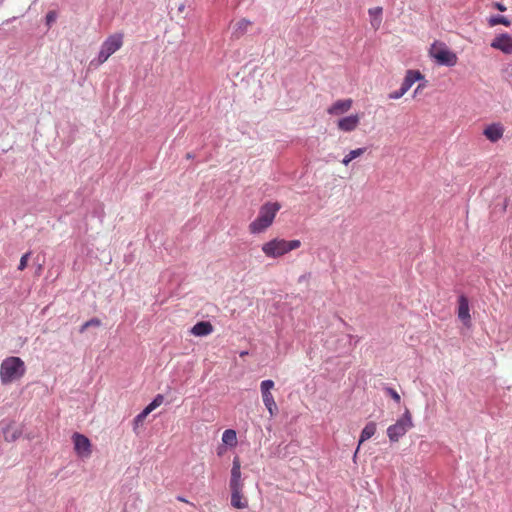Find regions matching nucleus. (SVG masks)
Here are the masks:
<instances>
[{"label": "nucleus", "instance_id": "f257e3e1", "mask_svg": "<svg viewBox=\"0 0 512 512\" xmlns=\"http://www.w3.org/2000/svg\"><path fill=\"white\" fill-rule=\"evenodd\" d=\"M280 208L281 205L278 202L265 203L260 208L257 218L249 224L250 233L259 234L270 227Z\"/></svg>", "mask_w": 512, "mask_h": 512}, {"label": "nucleus", "instance_id": "b1692460", "mask_svg": "<svg viewBox=\"0 0 512 512\" xmlns=\"http://www.w3.org/2000/svg\"><path fill=\"white\" fill-rule=\"evenodd\" d=\"M364 152H365V148H357L355 150H351L342 159V163L347 166L352 160H354L357 157H360Z\"/></svg>", "mask_w": 512, "mask_h": 512}, {"label": "nucleus", "instance_id": "393cba45", "mask_svg": "<svg viewBox=\"0 0 512 512\" xmlns=\"http://www.w3.org/2000/svg\"><path fill=\"white\" fill-rule=\"evenodd\" d=\"M164 401V397L161 394L156 395V397L153 399V401L148 404L144 410L150 414L153 410H155L157 407H159Z\"/></svg>", "mask_w": 512, "mask_h": 512}, {"label": "nucleus", "instance_id": "20e7f679", "mask_svg": "<svg viewBox=\"0 0 512 512\" xmlns=\"http://www.w3.org/2000/svg\"><path fill=\"white\" fill-rule=\"evenodd\" d=\"M429 56L439 65L448 67L455 66L458 62L457 54L451 51L448 46L441 41H434L429 48Z\"/></svg>", "mask_w": 512, "mask_h": 512}, {"label": "nucleus", "instance_id": "bb28decb", "mask_svg": "<svg viewBox=\"0 0 512 512\" xmlns=\"http://www.w3.org/2000/svg\"><path fill=\"white\" fill-rule=\"evenodd\" d=\"M148 415L149 414L143 409V411L139 413L133 420L134 429L141 425Z\"/></svg>", "mask_w": 512, "mask_h": 512}, {"label": "nucleus", "instance_id": "6ab92c4d", "mask_svg": "<svg viewBox=\"0 0 512 512\" xmlns=\"http://www.w3.org/2000/svg\"><path fill=\"white\" fill-rule=\"evenodd\" d=\"M375 432H376V424L374 422L367 423L361 432L359 444H358V447H357L354 457L357 455L360 445L363 442H365L366 440L370 439L375 434Z\"/></svg>", "mask_w": 512, "mask_h": 512}, {"label": "nucleus", "instance_id": "dca6fc26", "mask_svg": "<svg viewBox=\"0 0 512 512\" xmlns=\"http://www.w3.org/2000/svg\"><path fill=\"white\" fill-rule=\"evenodd\" d=\"M483 134L491 142H497L499 139L503 137L504 128L499 123L491 124L485 128Z\"/></svg>", "mask_w": 512, "mask_h": 512}, {"label": "nucleus", "instance_id": "cd10ccee", "mask_svg": "<svg viewBox=\"0 0 512 512\" xmlns=\"http://www.w3.org/2000/svg\"><path fill=\"white\" fill-rule=\"evenodd\" d=\"M385 392L397 403H400V395L398 394V392L391 388V387H387L385 388Z\"/></svg>", "mask_w": 512, "mask_h": 512}, {"label": "nucleus", "instance_id": "9b49d317", "mask_svg": "<svg viewBox=\"0 0 512 512\" xmlns=\"http://www.w3.org/2000/svg\"><path fill=\"white\" fill-rule=\"evenodd\" d=\"M360 124V115L352 114L340 118L337 121V128L342 132H352L357 129Z\"/></svg>", "mask_w": 512, "mask_h": 512}, {"label": "nucleus", "instance_id": "473e14b6", "mask_svg": "<svg viewBox=\"0 0 512 512\" xmlns=\"http://www.w3.org/2000/svg\"><path fill=\"white\" fill-rule=\"evenodd\" d=\"M178 500L182 501V502H187V500H185L184 498L182 497H179Z\"/></svg>", "mask_w": 512, "mask_h": 512}, {"label": "nucleus", "instance_id": "7c9ffc66", "mask_svg": "<svg viewBox=\"0 0 512 512\" xmlns=\"http://www.w3.org/2000/svg\"><path fill=\"white\" fill-rule=\"evenodd\" d=\"M56 19V15L54 12H49L47 15H46V21H47V24H51L52 22H54Z\"/></svg>", "mask_w": 512, "mask_h": 512}, {"label": "nucleus", "instance_id": "2eb2a0df", "mask_svg": "<svg viewBox=\"0 0 512 512\" xmlns=\"http://www.w3.org/2000/svg\"><path fill=\"white\" fill-rule=\"evenodd\" d=\"M214 331L213 325L209 321L197 322L191 329L190 333L196 337H204L210 335Z\"/></svg>", "mask_w": 512, "mask_h": 512}, {"label": "nucleus", "instance_id": "a211bd4d", "mask_svg": "<svg viewBox=\"0 0 512 512\" xmlns=\"http://www.w3.org/2000/svg\"><path fill=\"white\" fill-rule=\"evenodd\" d=\"M252 25V22L243 18V19H240L239 21H237L236 23L233 24V32H232V35L235 37V38H240L241 36H243L248 28Z\"/></svg>", "mask_w": 512, "mask_h": 512}, {"label": "nucleus", "instance_id": "9d476101", "mask_svg": "<svg viewBox=\"0 0 512 512\" xmlns=\"http://www.w3.org/2000/svg\"><path fill=\"white\" fill-rule=\"evenodd\" d=\"M491 47L505 54H512V36L508 33L496 36L491 42Z\"/></svg>", "mask_w": 512, "mask_h": 512}, {"label": "nucleus", "instance_id": "ddd939ff", "mask_svg": "<svg viewBox=\"0 0 512 512\" xmlns=\"http://www.w3.org/2000/svg\"><path fill=\"white\" fill-rule=\"evenodd\" d=\"M458 318L462 321V323L466 327L471 326V315H470V308H469V301L467 297L464 295H461L458 298Z\"/></svg>", "mask_w": 512, "mask_h": 512}, {"label": "nucleus", "instance_id": "4468645a", "mask_svg": "<svg viewBox=\"0 0 512 512\" xmlns=\"http://www.w3.org/2000/svg\"><path fill=\"white\" fill-rule=\"evenodd\" d=\"M231 486H244L241 478V462L239 457H234L233 459L231 477L229 481V487Z\"/></svg>", "mask_w": 512, "mask_h": 512}, {"label": "nucleus", "instance_id": "c85d7f7f", "mask_svg": "<svg viewBox=\"0 0 512 512\" xmlns=\"http://www.w3.org/2000/svg\"><path fill=\"white\" fill-rule=\"evenodd\" d=\"M30 257V253H26L24 254L21 259H20V263H19V266H18V269L20 271L24 270L26 267H27V263H28V259Z\"/></svg>", "mask_w": 512, "mask_h": 512}, {"label": "nucleus", "instance_id": "f704fd0d", "mask_svg": "<svg viewBox=\"0 0 512 512\" xmlns=\"http://www.w3.org/2000/svg\"><path fill=\"white\" fill-rule=\"evenodd\" d=\"M245 355H247V352H241V353H240V356H241V357H243V356H245Z\"/></svg>", "mask_w": 512, "mask_h": 512}, {"label": "nucleus", "instance_id": "0eeeda50", "mask_svg": "<svg viewBox=\"0 0 512 512\" xmlns=\"http://www.w3.org/2000/svg\"><path fill=\"white\" fill-rule=\"evenodd\" d=\"M275 387L273 380H263L260 383V392L264 406L269 412L270 417H274L278 412L272 390Z\"/></svg>", "mask_w": 512, "mask_h": 512}, {"label": "nucleus", "instance_id": "4be33fe9", "mask_svg": "<svg viewBox=\"0 0 512 512\" xmlns=\"http://www.w3.org/2000/svg\"><path fill=\"white\" fill-rule=\"evenodd\" d=\"M11 427V425H8L4 430V438L7 442H14L22 435V430L18 428L13 429V431L10 433L9 431Z\"/></svg>", "mask_w": 512, "mask_h": 512}, {"label": "nucleus", "instance_id": "f03ea898", "mask_svg": "<svg viewBox=\"0 0 512 512\" xmlns=\"http://www.w3.org/2000/svg\"><path fill=\"white\" fill-rule=\"evenodd\" d=\"M24 361L15 356L4 359L0 366V379L2 384H9L20 379L25 374Z\"/></svg>", "mask_w": 512, "mask_h": 512}, {"label": "nucleus", "instance_id": "7ed1b4c3", "mask_svg": "<svg viewBox=\"0 0 512 512\" xmlns=\"http://www.w3.org/2000/svg\"><path fill=\"white\" fill-rule=\"evenodd\" d=\"M301 246L300 240H285L274 238L266 243H264L261 247L262 252L268 258H278L281 257L288 252L298 249Z\"/></svg>", "mask_w": 512, "mask_h": 512}, {"label": "nucleus", "instance_id": "6e6552de", "mask_svg": "<svg viewBox=\"0 0 512 512\" xmlns=\"http://www.w3.org/2000/svg\"><path fill=\"white\" fill-rule=\"evenodd\" d=\"M74 451L80 458H89L92 454V444L88 437L78 432L72 435Z\"/></svg>", "mask_w": 512, "mask_h": 512}, {"label": "nucleus", "instance_id": "f3484780", "mask_svg": "<svg viewBox=\"0 0 512 512\" xmlns=\"http://www.w3.org/2000/svg\"><path fill=\"white\" fill-rule=\"evenodd\" d=\"M423 78V75L417 71V70H408L406 72V75H405V78L403 80V83L401 85V87L403 88V90H405L406 92H408V90L412 87V85Z\"/></svg>", "mask_w": 512, "mask_h": 512}, {"label": "nucleus", "instance_id": "a878e982", "mask_svg": "<svg viewBox=\"0 0 512 512\" xmlns=\"http://www.w3.org/2000/svg\"><path fill=\"white\" fill-rule=\"evenodd\" d=\"M101 321L98 318H92L88 321H86L80 328V332L83 333L86 329H88L91 326H100Z\"/></svg>", "mask_w": 512, "mask_h": 512}, {"label": "nucleus", "instance_id": "aec40b11", "mask_svg": "<svg viewBox=\"0 0 512 512\" xmlns=\"http://www.w3.org/2000/svg\"><path fill=\"white\" fill-rule=\"evenodd\" d=\"M371 26L377 30L382 23V8L375 7L368 10Z\"/></svg>", "mask_w": 512, "mask_h": 512}, {"label": "nucleus", "instance_id": "72a5a7b5", "mask_svg": "<svg viewBox=\"0 0 512 512\" xmlns=\"http://www.w3.org/2000/svg\"><path fill=\"white\" fill-rule=\"evenodd\" d=\"M420 88H421V86L419 85V86L417 87V89L415 90V93L420 92Z\"/></svg>", "mask_w": 512, "mask_h": 512}, {"label": "nucleus", "instance_id": "423d86ee", "mask_svg": "<svg viewBox=\"0 0 512 512\" xmlns=\"http://www.w3.org/2000/svg\"><path fill=\"white\" fill-rule=\"evenodd\" d=\"M413 427L412 417L408 410L402 415L395 424L390 425L387 428V435L391 442H397L402 436H404L409 429Z\"/></svg>", "mask_w": 512, "mask_h": 512}, {"label": "nucleus", "instance_id": "39448f33", "mask_svg": "<svg viewBox=\"0 0 512 512\" xmlns=\"http://www.w3.org/2000/svg\"><path fill=\"white\" fill-rule=\"evenodd\" d=\"M123 45V34L115 33L106 38L102 43L99 51L97 62L99 65L103 64L108 58L118 51Z\"/></svg>", "mask_w": 512, "mask_h": 512}, {"label": "nucleus", "instance_id": "5701e85b", "mask_svg": "<svg viewBox=\"0 0 512 512\" xmlns=\"http://www.w3.org/2000/svg\"><path fill=\"white\" fill-rule=\"evenodd\" d=\"M488 23L491 27H494L499 24L504 25L506 27H509L511 25V22L505 16L502 15H495L490 17Z\"/></svg>", "mask_w": 512, "mask_h": 512}, {"label": "nucleus", "instance_id": "c756f323", "mask_svg": "<svg viewBox=\"0 0 512 512\" xmlns=\"http://www.w3.org/2000/svg\"><path fill=\"white\" fill-rule=\"evenodd\" d=\"M405 93H407L405 90H403L402 87H400L399 90L397 91H394L392 93L389 94V98L390 99H399L401 98Z\"/></svg>", "mask_w": 512, "mask_h": 512}, {"label": "nucleus", "instance_id": "2f4dec72", "mask_svg": "<svg viewBox=\"0 0 512 512\" xmlns=\"http://www.w3.org/2000/svg\"><path fill=\"white\" fill-rule=\"evenodd\" d=\"M495 7L502 12L506 10V7L501 3H495Z\"/></svg>", "mask_w": 512, "mask_h": 512}, {"label": "nucleus", "instance_id": "1a4fd4ad", "mask_svg": "<svg viewBox=\"0 0 512 512\" xmlns=\"http://www.w3.org/2000/svg\"><path fill=\"white\" fill-rule=\"evenodd\" d=\"M231 506L235 509H245L248 507V499L244 495V486H231Z\"/></svg>", "mask_w": 512, "mask_h": 512}, {"label": "nucleus", "instance_id": "412c9836", "mask_svg": "<svg viewBox=\"0 0 512 512\" xmlns=\"http://www.w3.org/2000/svg\"><path fill=\"white\" fill-rule=\"evenodd\" d=\"M222 442L230 447L237 445V434L233 429H227L222 434Z\"/></svg>", "mask_w": 512, "mask_h": 512}, {"label": "nucleus", "instance_id": "f8f14e48", "mask_svg": "<svg viewBox=\"0 0 512 512\" xmlns=\"http://www.w3.org/2000/svg\"><path fill=\"white\" fill-rule=\"evenodd\" d=\"M353 105L351 98L340 99L335 101L328 109L327 113L332 116H340L347 113Z\"/></svg>", "mask_w": 512, "mask_h": 512}]
</instances>
